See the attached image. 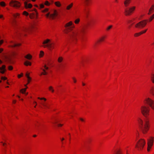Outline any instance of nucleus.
Masks as SVG:
<instances>
[{"label": "nucleus", "instance_id": "obj_52", "mask_svg": "<svg viewBox=\"0 0 154 154\" xmlns=\"http://www.w3.org/2000/svg\"><path fill=\"white\" fill-rule=\"evenodd\" d=\"M72 79H73V80L74 81V82L75 83L76 82V79H75L73 77L72 78Z\"/></svg>", "mask_w": 154, "mask_h": 154}, {"label": "nucleus", "instance_id": "obj_30", "mask_svg": "<svg viewBox=\"0 0 154 154\" xmlns=\"http://www.w3.org/2000/svg\"><path fill=\"white\" fill-rule=\"evenodd\" d=\"M141 35V33H140V32L139 33H135L134 34V36L135 37H137V36H139L140 35Z\"/></svg>", "mask_w": 154, "mask_h": 154}, {"label": "nucleus", "instance_id": "obj_41", "mask_svg": "<svg viewBox=\"0 0 154 154\" xmlns=\"http://www.w3.org/2000/svg\"><path fill=\"white\" fill-rule=\"evenodd\" d=\"M44 54V52L42 51H40V57H42L43 55Z\"/></svg>", "mask_w": 154, "mask_h": 154}, {"label": "nucleus", "instance_id": "obj_51", "mask_svg": "<svg viewBox=\"0 0 154 154\" xmlns=\"http://www.w3.org/2000/svg\"><path fill=\"white\" fill-rule=\"evenodd\" d=\"M5 58L6 59H7V60H9V61H10V59L9 58H8L6 56H5Z\"/></svg>", "mask_w": 154, "mask_h": 154}, {"label": "nucleus", "instance_id": "obj_36", "mask_svg": "<svg viewBox=\"0 0 154 154\" xmlns=\"http://www.w3.org/2000/svg\"><path fill=\"white\" fill-rule=\"evenodd\" d=\"M45 5H47V6H49L50 4V3L48 2V1H46L45 3Z\"/></svg>", "mask_w": 154, "mask_h": 154}, {"label": "nucleus", "instance_id": "obj_62", "mask_svg": "<svg viewBox=\"0 0 154 154\" xmlns=\"http://www.w3.org/2000/svg\"><path fill=\"white\" fill-rule=\"evenodd\" d=\"M34 103H36V105H35V106H34L35 107L37 105V103H36V102L35 101H34Z\"/></svg>", "mask_w": 154, "mask_h": 154}, {"label": "nucleus", "instance_id": "obj_28", "mask_svg": "<svg viewBox=\"0 0 154 154\" xmlns=\"http://www.w3.org/2000/svg\"><path fill=\"white\" fill-rule=\"evenodd\" d=\"M154 18V14L151 16L149 19V22L151 21Z\"/></svg>", "mask_w": 154, "mask_h": 154}, {"label": "nucleus", "instance_id": "obj_1", "mask_svg": "<svg viewBox=\"0 0 154 154\" xmlns=\"http://www.w3.org/2000/svg\"><path fill=\"white\" fill-rule=\"evenodd\" d=\"M64 27L65 28V33L67 35V40L69 41H76L78 38L82 37L85 32L87 26L83 25L80 29L73 30V29L75 27V25L70 21L66 24Z\"/></svg>", "mask_w": 154, "mask_h": 154}, {"label": "nucleus", "instance_id": "obj_11", "mask_svg": "<svg viewBox=\"0 0 154 154\" xmlns=\"http://www.w3.org/2000/svg\"><path fill=\"white\" fill-rule=\"evenodd\" d=\"M10 5L16 8H19L20 6V3L16 1H11L10 3Z\"/></svg>", "mask_w": 154, "mask_h": 154}, {"label": "nucleus", "instance_id": "obj_55", "mask_svg": "<svg viewBox=\"0 0 154 154\" xmlns=\"http://www.w3.org/2000/svg\"><path fill=\"white\" fill-rule=\"evenodd\" d=\"M64 138L63 137L61 139V141L62 142V143H63V141L64 140Z\"/></svg>", "mask_w": 154, "mask_h": 154}, {"label": "nucleus", "instance_id": "obj_44", "mask_svg": "<svg viewBox=\"0 0 154 154\" xmlns=\"http://www.w3.org/2000/svg\"><path fill=\"white\" fill-rule=\"evenodd\" d=\"M44 73V75H46L47 74V72L45 71V70L44 69H42Z\"/></svg>", "mask_w": 154, "mask_h": 154}, {"label": "nucleus", "instance_id": "obj_7", "mask_svg": "<svg viewBox=\"0 0 154 154\" xmlns=\"http://www.w3.org/2000/svg\"><path fill=\"white\" fill-rule=\"evenodd\" d=\"M147 20H146L140 21L135 25V28L138 29H142L143 28L146 24Z\"/></svg>", "mask_w": 154, "mask_h": 154}, {"label": "nucleus", "instance_id": "obj_23", "mask_svg": "<svg viewBox=\"0 0 154 154\" xmlns=\"http://www.w3.org/2000/svg\"><path fill=\"white\" fill-rule=\"evenodd\" d=\"M24 64L26 66H27L28 65L30 66L31 65V63L28 61H26L24 62Z\"/></svg>", "mask_w": 154, "mask_h": 154}, {"label": "nucleus", "instance_id": "obj_61", "mask_svg": "<svg viewBox=\"0 0 154 154\" xmlns=\"http://www.w3.org/2000/svg\"><path fill=\"white\" fill-rule=\"evenodd\" d=\"M128 22L129 23H131L132 22V20H128Z\"/></svg>", "mask_w": 154, "mask_h": 154}, {"label": "nucleus", "instance_id": "obj_14", "mask_svg": "<svg viewBox=\"0 0 154 154\" xmlns=\"http://www.w3.org/2000/svg\"><path fill=\"white\" fill-rule=\"evenodd\" d=\"M154 11V4L152 5L149 10L148 14L150 15Z\"/></svg>", "mask_w": 154, "mask_h": 154}, {"label": "nucleus", "instance_id": "obj_64", "mask_svg": "<svg viewBox=\"0 0 154 154\" xmlns=\"http://www.w3.org/2000/svg\"><path fill=\"white\" fill-rule=\"evenodd\" d=\"M3 17V15H0V18H2Z\"/></svg>", "mask_w": 154, "mask_h": 154}, {"label": "nucleus", "instance_id": "obj_50", "mask_svg": "<svg viewBox=\"0 0 154 154\" xmlns=\"http://www.w3.org/2000/svg\"><path fill=\"white\" fill-rule=\"evenodd\" d=\"M44 5L43 4H41L40 5V8H43L44 7Z\"/></svg>", "mask_w": 154, "mask_h": 154}, {"label": "nucleus", "instance_id": "obj_53", "mask_svg": "<svg viewBox=\"0 0 154 154\" xmlns=\"http://www.w3.org/2000/svg\"><path fill=\"white\" fill-rule=\"evenodd\" d=\"M3 42V40H1L0 41V45H1Z\"/></svg>", "mask_w": 154, "mask_h": 154}, {"label": "nucleus", "instance_id": "obj_4", "mask_svg": "<svg viewBox=\"0 0 154 154\" xmlns=\"http://www.w3.org/2000/svg\"><path fill=\"white\" fill-rule=\"evenodd\" d=\"M146 143L145 140L144 139H140L137 142L135 146L138 150L142 149Z\"/></svg>", "mask_w": 154, "mask_h": 154}, {"label": "nucleus", "instance_id": "obj_12", "mask_svg": "<svg viewBox=\"0 0 154 154\" xmlns=\"http://www.w3.org/2000/svg\"><path fill=\"white\" fill-rule=\"evenodd\" d=\"M29 0L27 1H25L24 2V4L25 5V7L26 8H31L32 7V5L31 4H28V2L29 1Z\"/></svg>", "mask_w": 154, "mask_h": 154}, {"label": "nucleus", "instance_id": "obj_56", "mask_svg": "<svg viewBox=\"0 0 154 154\" xmlns=\"http://www.w3.org/2000/svg\"><path fill=\"white\" fill-rule=\"evenodd\" d=\"M1 143H2L3 146H4L6 144L5 143H3L2 142H1Z\"/></svg>", "mask_w": 154, "mask_h": 154}, {"label": "nucleus", "instance_id": "obj_26", "mask_svg": "<svg viewBox=\"0 0 154 154\" xmlns=\"http://www.w3.org/2000/svg\"><path fill=\"white\" fill-rule=\"evenodd\" d=\"M26 76L29 80H31V78L29 76V73H27L26 74Z\"/></svg>", "mask_w": 154, "mask_h": 154}, {"label": "nucleus", "instance_id": "obj_13", "mask_svg": "<svg viewBox=\"0 0 154 154\" xmlns=\"http://www.w3.org/2000/svg\"><path fill=\"white\" fill-rule=\"evenodd\" d=\"M131 0H125L124 2L125 6V7L128 6L131 2Z\"/></svg>", "mask_w": 154, "mask_h": 154}, {"label": "nucleus", "instance_id": "obj_42", "mask_svg": "<svg viewBox=\"0 0 154 154\" xmlns=\"http://www.w3.org/2000/svg\"><path fill=\"white\" fill-rule=\"evenodd\" d=\"M147 29H145L144 30H143V31H142L140 32V33H141V34L144 33L146 32L147 31Z\"/></svg>", "mask_w": 154, "mask_h": 154}, {"label": "nucleus", "instance_id": "obj_63", "mask_svg": "<svg viewBox=\"0 0 154 154\" xmlns=\"http://www.w3.org/2000/svg\"><path fill=\"white\" fill-rule=\"evenodd\" d=\"M44 75V72H42L41 74H40V75Z\"/></svg>", "mask_w": 154, "mask_h": 154}, {"label": "nucleus", "instance_id": "obj_8", "mask_svg": "<svg viewBox=\"0 0 154 154\" xmlns=\"http://www.w3.org/2000/svg\"><path fill=\"white\" fill-rule=\"evenodd\" d=\"M135 6H134L125 9L124 12L125 15L126 16L131 15L135 10Z\"/></svg>", "mask_w": 154, "mask_h": 154}, {"label": "nucleus", "instance_id": "obj_25", "mask_svg": "<svg viewBox=\"0 0 154 154\" xmlns=\"http://www.w3.org/2000/svg\"><path fill=\"white\" fill-rule=\"evenodd\" d=\"M35 14L34 13H32V14H31L29 15V17L31 19H32L35 17Z\"/></svg>", "mask_w": 154, "mask_h": 154}, {"label": "nucleus", "instance_id": "obj_45", "mask_svg": "<svg viewBox=\"0 0 154 154\" xmlns=\"http://www.w3.org/2000/svg\"><path fill=\"white\" fill-rule=\"evenodd\" d=\"M1 79L2 80H5L7 79V78L6 77H1Z\"/></svg>", "mask_w": 154, "mask_h": 154}, {"label": "nucleus", "instance_id": "obj_29", "mask_svg": "<svg viewBox=\"0 0 154 154\" xmlns=\"http://www.w3.org/2000/svg\"><path fill=\"white\" fill-rule=\"evenodd\" d=\"M49 89L50 91H51L52 92H54V90L53 89V88L52 86H50L49 87Z\"/></svg>", "mask_w": 154, "mask_h": 154}, {"label": "nucleus", "instance_id": "obj_40", "mask_svg": "<svg viewBox=\"0 0 154 154\" xmlns=\"http://www.w3.org/2000/svg\"><path fill=\"white\" fill-rule=\"evenodd\" d=\"M1 5L2 6H5V3L4 2H1Z\"/></svg>", "mask_w": 154, "mask_h": 154}, {"label": "nucleus", "instance_id": "obj_57", "mask_svg": "<svg viewBox=\"0 0 154 154\" xmlns=\"http://www.w3.org/2000/svg\"><path fill=\"white\" fill-rule=\"evenodd\" d=\"M80 120H81L82 121V122L84 121V120L83 119H82V118H80Z\"/></svg>", "mask_w": 154, "mask_h": 154}, {"label": "nucleus", "instance_id": "obj_54", "mask_svg": "<svg viewBox=\"0 0 154 154\" xmlns=\"http://www.w3.org/2000/svg\"><path fill=\"white\" fill-rule=\"evenodd\" d=\"M31 80H29L28 79V83H27V84H26L27 85L29 83V82Z\"/></svg>", "mask_w": 154, "mask_h": 154}, {"label": "nucleus", "instance_id": "obj_5", "mask_svg": "<svg viewBox=\"0 0 154 154\" xmlns=\"http://www.w3.org/2000/svg\"><path fill=\"white\" fill-rule=\"evenodd\" d=\"M154 142V137H150L147 139V150L149 152L150 151V149L153 145Z\"/></svg>", "mask_w": 154, "mask_h": 154}, {"label": "nucleus", "instance_id": "obj_33", "mask_svg": "<svg viewBox=\"0 0 154 154\" xmlns=\"http://www.w3.org/2000/svg\"><path fill=\"white\" fill-rule=\"evenodd\" d=\"M0 72L2 74H4L5 71H6V69H2L0 70Z\"/></svg>", "mask_w": 154, "mask_h": 154}, {"label": "nucleus", "instance_id": "obj_60", "mask_svg": "<svg viewBox=\"0 0 154 154\" xmlns=\"http://www.w3.org/2000/svg\"><path fill=\"white\" fill-rule=\"evenodd\" d=\"M58 126H62L63 125L61 124H59L58 125Z\"/></svg>", "mask_w": 154, "mask_h": 154}, {"label": "nucleus", "instance_id": "obj_21", "mask_svg": "<svg viewBox=\"0 0 154 154\" xmlns=\"http://www.w3.org/2000/svg\"><path fill=\"white\" fill-rule=\"evenodd\" d=\"M63 58L61 57H58L57 61L59 63H61L63 60Z\"/></svg>", "mask_w": 154, "mask_h": 154}, {"label": "nucleus", "instance_id": "obj_2", "mask_svg": "<svg viewBox=\"0 0 154 154\" xmlns=\"http://www.w3.org/2000/svg\"><path fill=\"white\" fill-rule=\"evenodd\" d=\"M142 114L146 118L144 119V121L139 119L138 121L139 124V128L143 134L146 133L148 130L149 127V121L147 118L149 115L150 108L146 106H142L140 108Z\"/></svg>", "mask_w": 154, "mask_h": 154}, {"label": "nucleus", "instance_id": "obj_49", "mask_svg": "<svg viewBox=\"0 0 154 154\" xmlns=\"http://www.w3.org/2000/svg\"><path fill=\"white\" fill-rule=\"evenodd\" d=\"M23 75V73H21V75H18V78H20Z\"/></svg>", "mask_w": 154, "mask_h": 154}, {"label": "nucleus", "instance_id": "obj_34", "mask_svg": "<svg viewBox=\"0 0 154 154\" xmlns=\"http://www.w3.org/2000/svg\"><path fill=\"white\" fill-rule=\"evenodd\" d=\"M6 66L5 65H3L2 67H0V70L2 69H6Z\"/></svg>", "mask_w": 154, "mask_h": 154}, {"label": "nucleus", "instance_id": "obj_22", "mask_svg": "<svg viewBox=\"0 0 154 154\" xmlns=\"http://www.w3.org/2000/svg\"><path fill=\"white\" fill-rule=\"evenodd\" d=\"M73 3H71V4L68 5L67 7H66V9L67 10H69L72 6H73Z\"/></svg>", "mask_w": 154, "mask_h": 154}, {"label": "nucleus", "instance_id": "obj_24", "mask_svg": "<svg viewBox=\"0 0 154 154\" xmlns=\"http://www.w3.org/2000/svg\"><path fill=\"white\" fill-rule=\"evenodd\" d=\"M42 105L44 107V109H46V108H48L49 107L48 106L47 104L46 103H42Z\"/></svg>", "mask_w": 154, "mask_h": 154}, {"label": "nucleus", "instance_id": "obj_59", "mask_svg": "<svg viewBox=\"0 0 154 154\" xmlns=\"http://www.w3.org/2000/svg\"><path fill=\"white\" fill-rule=\"evenodd\" d=\"M16 102V100H14L13 101V103H15Z\"/></svg>", "mask_w": 154, "mask_h": 154}, {"label": "nucleus", "instance_id": "obj_18", "mask_svg": "<svg viewBox=\"0 0 154 154\" xmlns=\"http://www.w3.org/2000/svg\"><path fill=\"white\" fill-rule=\"evenodd\" d=\"M25 57L27 59L30 60L32 58V56L30 54H28L26 56H25Z\"/></svg>", "mask_w": 154, "mask_h": 154}, {"label": "nucleus", "instance_id": "obj_19", "mask_svg": "<svg viewBox=\"0 0 154 154\" xmlns=\"http://www.w3.org/2000/svg\"><path fill=\"white\" fill-rule=\"evenodd\" d=\"M85 5H88L90 0H82Z\"/></svg>", "mask_w": 154, "mask_h": 154}, {"label": "nucleus", "instance_id": "obj_31", "mask_svg": "<svg viewBox=\"0 0 154 154\" xmlns=\"http://www.w3.org/2000/svg\"><path fill=\"white\" fill-rule=\"evenodd\" d=\"M80 21V19H79V18H78V19H76L74 22H75V23L76 24H78L79 22Z\"/></svg>", "mask_w": 154, "mask_h": 154}, {"label": "nucleus", "instance_id": "obj_10", "mask_svg": "<svg viewBox=\"0 0 154 154\" xmlns=\"http://www.w3.org/2000/svg\"><path fill=\"white\" fill-rule=\"evenodd\" d=\"M145 103L149 105L151 108L154 110V101L149 98H147L145 100Z\"/></svg>", "mask_w": 154, "mask_h": 154}, {"label": "nucleus", "instance_id": "obj_3", "mask_svg": "<svg viewBox=\"0 0 154 154\" xmlns=\"http://www.w3.org/2000/svg\"><path fill=\"white\" fill-rule=\"evenodd\" d=\"M43 44L44 45L43 47L44 48L47 47L50 50H51L54 48V43L51 42L49 39L45 40L43 42Z\"/></svg>", "mask_w": 154, "mask_h": 154}, {"label": "nucleus", "instance_id": "obj_17", "mask_svg": "<svg viewBox=\"0 0 154 154\" xmlns=\"http://www.w3.org/2000/svg\"><path fill=\"white\" fill-rule=\"evenodd\" d=\"M83 12L87 16L88 13V11L86 8H84L83 10Z\"/></svg>", "mask_w": 154, "mask_h": 154}, {"label": "nucleus", "instance_id": "obj_37", "mask_svg": "<svg viewBox=\"0 0 154 154\" xmlns=\"http://www.w3.org/2000/svg\"><path fill=\"white\" fill-rule=\"evenodd\" d=\"M23 14L26 16H27L29 15V14L26 11H24L23 12Z\"/></svg>", "mask_w": 154, "mask_h": 154}, {"label": "nucleus", "instance_id": "obj_48", "mask_svg": "<svg viewBox=\"0 0 154 154\" xmlns=\"http://www.w3.org/2000/svg\"><path fill=\"white\" fill-rule=\"evenodd\" d=\"M44 67L46 70H48V67H47L46 65H45Z\"/></svg>", "mask_w": 154, "mask_h": 154}, {"label": "nucleus", "instance_id": "obj_6", "mask_svg": "<svg viewBox=\"0 0 154 154\" xmlns=\"http://www.w3.org/2000/svg\"><path fill=\"white\" fill-rule=\"evenodd\" d=\"M58 15L57 12L56 11L54 10L50 13L49 12L45 15V16L47 18L50 19H54Z\"/></svg>", "mask_w": 154, "mask_h": 154}, {"label": "nucleus", "instance_id": "obj_20", "mask_svg": "<svg viewBox=\"0 0 154 154\" xmlns=\"http://www.w3.org/2000/svg\"><path fill=\"white\" fill-rule=\"evenodd\" d=\"M105 38V36H103V37H102L100 39L98 40V41H97V42H96L94 45V46H95L96 45V44L97 43V42H102V41H103L104 38Z\"/></svg>", "mask_w": 154, "mask_h": 154}, {"label": "nucleus", "instance_id": "obj_35", "mask_svg": "<svg viewBox=\"0 0 154 154\" xmlns=\"http://www.w3.org/2000/svg\"><path fill=\"white\" fill-rule=\"evenodd\" d=\"M55 5L58 7H60L61 5L60 4L59 2H56L55 3Z\"/></svg>", "mask_w": 154, "mask_h": 154}, {"label": "nucleus", "instance_id": "obj_46", "mask_svg": "<svg viewBox=\"0 0 154 154\" xmlns=\"http://www.w3.org/2000/svg\"><path fill=\"white\" fill-rule=\"evenodd\" d=\"M48 10V8H45V9L43 11V12H47Z\"/></svg>", "mask_w": 154, "mask_h": 154}, {"label": "nucleus", "instance_id": "obj_32", "mask_svg": "<svg viewBox=\"0 0 154 154\" xmlns=\"http://www.w3.org/2000/svg\"><path fill=\"white\" fill-rule=\"evenodd\" d=\"M112 27V25H110L106 29V30L107 31L109 30Z\"/></svg>", "mask_w": 154, "mask_h": 154}, {"label": "nucleus", "instance_id": "obj_38", "mask_svg": "<svg viewBox=\"0 0 154 154\" xmlns=\"http://www.w3.org/2000/svg\"><path fill=\"white\" fill-rule=\"evenodd\" d=\"M19 16V14L18 13H16L13 14V16L15 18L17 17V16Z\"/></svg>", "mask_w": 154, "mask_h": 154}, {"label": "nucleus", "instance_id": "obj_16", "mask_svg": "<svg viewBox=\"0 0 154 154\" xmlns=\"http://www.w3.org/2000/svg\"><path fill=\"white\" fill-rule=\"evenodd\" d=\"M27 85H25V86L26 87V88L22 89L20 90V92H21L22 94H25L26 95H27L28 94V93H25L26 88H28V87L26 86Z\"/></svg>", "mask_w": 154, "mask_h": 154}, {"label": "nucleus", "instance_id": "obj_9", "mask_svg": "<svg viewBox=\"0 0 154 154\" xmlns=\"http://www.w3.org/2000/svg\"><path fill=\"white\" fill-rule=\"evenodd\" d=\"M29 30V28L26 27H20V29L17 30V33L19 34H23L24 35H26V33Z\"/></svg>", "mask_w": 154, "mask_h": 154}, {"label": "nucleus", "instance_id": "obj_39", "mask_svg": "<svg viewBox=\"0 0 154 154\" xmlns=\"http://www.w3.org/2000/svg\"><path fill=\"white\" fill-rule=\"evenodd\" d=\"M13 69V67L12 66H8V69L9 70H12Z\"/></svg>", "mask_w": 154, "mask_h": 154}, {"label": "nucleus", "instance_id": "obj_43", "mask_svg": "<svg viewBox=\"0 0 154 154\" xmlns=\"http://www.w3.org/2000/svg\"><path fill=\"white\" fill-rule=\"evenodd\" d=\"M38 98L39 99H40V100H44L45 101H46V98H40L39 97H38Z\"/></svg>", "mask_w": 154, "mask_h": 154}, {"label": "nucleus", "instance_id": "obj_27", "mask_svg": "<svg viewBox=\"0 0 154 154\" xmlns=\"http://www.w3.org/2000/svg\"><path fill=\"white\" fill-rule=\"evenodd\" d=\"M151 80L152 82L154 83V75L152 74L151 77Z\"/></svg>", "mask_w": 154, "mask_h": 154}, {"label": "nucleus", "instance_id": "obj_58", "mask_svg": "<svg viewBox=\"0 0 154 154\" xmlns=\"http://www.w3.org/2000/svg\"><path fill=\"white\" fill-rule=\"evenodd\" d=\"M3 51V49L2 48H0V53H1Z\"/></svg>", "mask_w": 154, "mask_h": 154}, {"label": "nucleus", "instance_id": "obj_47", "mask_svg": "<svg viewBox=\"0 0 154 154\" xmlns=\"http://www.w3.org/2000/svg\"><path fill=\"white\" fill-rule=\"evenodd\" d=\"M13 25L14 26H15L16 24V21L15 20H13Z\"/></svg>", "mask_w": 154, "mask_h": 154}, {"label": "nucleus", "instance_id": "obj_15", "mask_svg": "<svg viewBox=\"0 0 154 154\" xmlns=\"http://www.w3.org/2000/svg\"><path fill=\"white\" fill-rule=\"evenodd\" d=\"M11 43H12L11 45V47H14L17 46H20L21 44L19 43H16L13 42H11Z\"/></svg>", "mask_w": 154, "mask_h": 154}]
</instances>
